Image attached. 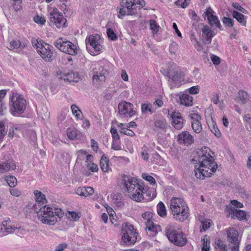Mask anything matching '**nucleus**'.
<instances>
[{
  "instance_id": "nucleus-1",
  "label": "nucleus",
  "mask_w": 251,
  "mask_h": 251,
  "mask_svg": "<svg viewBox=\"0 0 251 251\" xmlns=\"http://www.w3.org/2000/svg\"><path fill=\"white\" fill-rule=\"evenodd\" d=\"M195 164V175L199 179L210 177L217 169V164L214 159L209 153L200 151L195 155L192 160Z\"/></svg>"
},
{
  "instance_id": "nucleus-2",
  "label": "nucleus",
  "mask_w": 251,
  "mask_h": 251,
  "mask_svg": "<svg viewBox=\"0 0 251 251\" xmlns=\"http://www.w3.org/2000/svg\"><path fill=\"white\" fill-rule=\"evenodd\" d=\"M122 183L126 190L130 199L137 202H140L144 199V195L146 188L141 185L137 180L129 176L124 175Z\"/></svg>"
},
{
  "instance_id": "nucleus-3",
  "label": "nucleus",
  "mask_w": 251,
  "mask_h": 251,
  "mask_svg": "<svg viewBox=\"0 0 251 251\" xmlns=\"http://www.w3.org/2000/svg\"><path fill=\"white\" fill-rule=\"evenodd\" d=\"M38 219L44 224L52 226L57 222V217L61 218L64 215L63 210L58 208L50 207L48 205H42L38 210Z\"/></svg>"
},
{
  "instance_id": "nucleus-4",
  "label": "nucleus",
  "mask_w": 251,
  "mask_h": 251,
  "mask_svg": "<svg viewBox=\"0 0 251 251\" xmlns=\"http://www.w3.org/2000/svg\"><path fill=\"white\" fill-rule=\"evenodd\" d=\"M170 209L173 218L177 221H184L189 217V207L181 198H172L170 200Z\"/></svg>"
},
{
  "instance_id": "nucleus-5",
  "label": "nucleus",
  "mask_w": 251,
  "mask_h": 251,
  "mask_svg": "<svg viewBox=\"0 0 251 251\" xmlns=\"http://www.w3.org/2000/svg\"><path fill=\"white\" fill-rule=\"evenodd\" d=\"M228 247L220 239L216 240L215 242V247L216 250L219 251H227L228 249L229 251H239L240 242L238 240V232L234 228H229L226 230Z\"/></svg>"
},
{
  "instance_id": "nucleus-6",
  "label": "nucleus",
  "mask_w": 251,
  "mask_h": 251,
  "mask_svg": "<svg viewBox=\"0 0 251 251\" xmlns=\"http://www.w3.org/2000/svg\"><path fill=\"white\" fill-rule=\"evenodd\" d=\"M10 93L9 101V112L13 116H19L25 111L26 101L22 95L13 91Z\"/></svg>"
},
{
  "instance_id": "nucleus-7",
  "label": "nucleus",
  "mask_w": 251,
  "mask_h": 251,
  "mask_svg": "<svg viewBox=\"0 0 251 251\" xmlns=\"http://www.w3.org/2000/svg\"><path fill=\"white\" fill-rule=\"evenodd\" d=\"M146 5L144 0H122L121 8L120 9V14L118 17L123 19V17L127 15H134L136 14L137 9L143 8Z\"/></svg>"
},
{
  "instance_id": "nucleus-8",
  "label": "nucleus",
  "mask_w": 251,
  "mask_h": 251,
  "mask_svg": "<svg viewBox=\"0 0 251 251\" xmlns=\"http://www.w3.org/2000/svg\"><path fill=\"white\" fill-rule=\"evenodd\" d=\"M165 233L169 240L176 246L182 247L187 242V239L184 233L179 228L172 226L166 228Z\"/></svg>"
},
{
  "instance_id": "nucleus-9",
  "label": "nucleus",
  "mask_w": 251,
  "mask_h": 251,
  "mask_svg": "<svg viewBox=\"0 0 251 251\" xmlns=\"http://www.w3.org/2000/svg\"><path fill=\"white\" fill-rule=\"evenodd\" d=\"M108 62L100 61L99 63L92 65L91 66L93 74L92 80L95 84H101L103 83L106 78V76L108 74L107 65Z\"/></svg>"
},
{
  "instance_id": "nucleus-10",
  "label": "nucleus",
  "mask_w": 251,
  "mask_h": 251,
  "mask_svg": "<svg viewBox=\"0 0 251 251\" xmlns=\"http://www.w3.org/2000/svg\"><path fill=\"white\" fill-rule=\"evenodd\" d=\"M32 44L34 47L37 49V51L41 57L46 61L51 62L53 60V52L54 49L53 46L38 40L32 41Z\"/></svg>"
},
{
  "instance_id": "nucleus-11",
  "label": "nucleus",
  "mask_w": 251,
  "mask_h": 251,
  "mask_svg": "<svg viewBox=\"0 0 251 251\" xmlns=\"http://www.w3.org/2000/svg\"><path fill=\"white\" fill-rule=\"evenodd\" d=\"M122 239L128 245L134 244L137 238L138 233L133 226L128 223H124L122 228Z\"/></svg>"
},
{
  "instance_id": "nucleus-12",
  "label": "nucleus",
  "mask_w": 251,
  "mask_h": 251,
  "mask_svg": "<svg viewBox=\"0 0 251 251\" xmlns=\"http://www.w3.org/2000/svg\"><path fill=\"white\" fill-rule=\"evenodd\" d=\"M53 45L60 51L69 55H75L78 51L76 45L62 38L57 39L54 42Z\"/></svg>"
},
{
  "instance_id": "nucleus-13",
  "label": "nucleus",
  "mask_w": 251,
  "mask_h": 251,
  "mask_svg": "<svg viewBox=\"0 0 251 251\" xmlns=\"http://www.w3.org/2000/svg\"><path fill=\"white\" fill-rule=\"evenodd\" d=\"M167 76L169 78L168 81L170 83H173V84L170 83L171 88H172L180 82L184 75L181 71L171 65L168 67Z\"/></svg>"
},
{
  "instance_id": "nucleus-14",
  "label": "nucleus",
  "mask_w": 251,
  "mask_h": 251,
  "mask_svg": "<svg viewBox=\"0 0 251 251\" xmlns=\"http://www.w3.org/2000/svg\"><path fill=\"white\" fill-rule=\"evenodd\" d=\"M50 21L53 23L58 28L66 26L67 20L57 8H53L50 12Z\"/></svg>"
},
{
  "instance_id": "nucleus-15",
  "label": "nucleus",
  "mask_w": 251,
  "mask_h": 251,
  "mask_svg": "<svg viewBox=\"0 0 251 251\" xmlns=\"http://www.w3.org/2000/svg\"><path fill=\"white\" fill-rule=\"evenodd\" d=\"M133 106L131 103L122 101L118 104V112L122 117H131L136 114L135 111L133 109Z\"/></svg>"
},
{
  "instance_id": "nucleus-16",
  "label": "nucleus",
  "mask_w": 251,
  "mask_h": 251,
  "mask_svg": "<svg viewBox=\"0 0 251 251\" xmlns=\"http://www.w3.org/2000/svg\"><path fill=\"white\" fill-rule=\"evenodd\" d=\"M86 45L88 49V45H89L95 51L94 54H98L101 50L102 47L100 44V36L98 34L91 35L86 39Z\"/></svg>"
},
{
  "instance_id": "nucleus-17",
  "label": "nucleus",
  "mask_w": 251,
  "mask_h": 251,
  "mask_svg": "<svg viewBox=\"0 0 251 251\" xmlns=\"http://www.w3.org/2000/svg\"><path fill=\"white\" fill-rule=\"evenodd\" d=\"M177 141L179 144L188 146L194 142V137L187 131H183L177 136Z\"/></svg>"
},
{
  "instance_id": "nucleus-18",
  "label": "nucleus",
  "mask_w": 251,
  "mask_h": 251,
  "mask_svg": "<svg viewBox=\"0 0 251 251\" xmlns=\"http://www.w3.org/2000/svg\"><path fill=\"white\" fill-rule=\"evenodd\" d=\"M34 194L35 196L36 202L33 205V208L35 211H37L42 205H45L44 204L47 203V201L45 195L41 191L35 190Z\"/></svg>"
},
{
  "instance_id": "nucleus-19",
  "label": "nucleus",
  "mask_w": 251,
  "mask_h": 251,
  "mask_svg": "<svg viewBox=\"0 0 251 251\" xmlns=\"http://www.w3.org/2000/svg\"><path fill=\"white\" fill-rule=\"evenodd\" d=\"M145 223L147 233L150 237L156 236L158 232L161 230V226L155 224L152 221L146 222Z\"/></svg>"
},
{
  "instance_id": "nucleus-20",
  "label": "nucleus",
  "mask_w": 251,
  "mask_h": 251,
  "mask_svg": "<svg viewBox=\"0 0 251 251\" xmlns=\"http://www.w3.org/2000/svg\"><path fill=\"white\" fill-rule=\"evenodd\" d=\"M202 33L204 43L207 45L210 44L212 38L215 35L213 31H212L209 26L206 25L202 28Z\"/></svg>"
},
{
  "instance_id": "nucleus-21",
  "label": "nucleus",
  "mask_w": 251,
  "mask_h": 251,
  "mask_svg": "<svg viewBox=\"0 0 251 251\" xmlns=\"http://www.w3.org/2000/svg\"><path fill=\"white\" fill-rule=\"evenodd\" d=\"M15 169L16 164L13 160H8L0 163V173H1L13 171Z\"/></svg>"
},
{
  "instance_id": "nucleus-22",
  "label": "nucleus",
  "mask_w": 251,
  "mask_h": 251,
  "mask_svg": "<svg viewBox=\"0 0 251 251\" xmlns=\"http://www.w3.org/2000/svg\"><path fill=\"white\" fill-rule=\"evenodd\" d=\"M171 117L173 119L174 126L177 129H181L183 126V119L180 113L173 112Z\"/></svg>"
},
{
  "instance_id": "nucleus-23",
  "label": "nucleus",
  "mask_w": 251,
  "mask_h": 251,
  "mask_svg": "<svg viewBox=\"0 0 251 251\" xmlns=\"http://www.w3.org/2000/svg\"><path fill=\"white\" fill-rule=\"evenodd\" d=\"M230 212L239 220H247L246 218L247 212L244 210L236 209L234 207H230Z\"/></svg>"
},
{
  "instance_id": "nucleus-24",
  "label": "nucleus",
  "mask_w": 251,
  "mask_h": 251,
  "mask_svg": "<svg viewBox=\"0 0 251 251\" xmlns=\"http://www.w3.org/2000/svg\"><path fill=\"white\" fill-rule=\"evenodd\" d=\"M180 102L186 106H190L193 104V97L188 94H182L179 96Z\"/></svg>"
},
{
  "instance_id": "nucleus-25",
  "label": "nucleus",
  "mask_w": 251,
  "mask_h": 251,
  "mask_svg": "<svg viewBox=\"0 0 251 251\" xmlns=\"http://www.w3.org/2000/svg\"><path fill=\"white\" fill-rule=\"evenodd\" d=\"M10 221H4L0 225V231L1 232H5L7 233H11L14 230L17 229L16 227H13L11 225H8Z\"/></svg>"
},
{
  "instance_id": "nucleus-26",
  "label": "nucleus",
  "mask_w": 251,
  "mask_h": 251,
  "mask_svg": "<svg viewBox=\"0 0 251 251\" xmlns=\"http://www.w3.org/2000/svg\"><path fill=\"white\" fill-rule=\"evenodd\" d=\"M64 80L69 82H78L79 79V75L77 72H70L65 74Z\"/></svg>"
},
{
  "instance_id": "nucleus-27",
  "label": "nucleus",
  "mask_w": 251,
  "mask_h": 251,
  "mask_svg": "<svg viewBox=\"0 0 251 251\" xmlns=\"http://www.w3.org/2000/svg\"><path fill=\"white\" fill-rule=\"evenodd\" d=\"M232 16L234 18L236 19L241 25L244 26H246L247 18L245 16L236 11H233L232 13Z\"/></svg>"
},
{
  "instance_id": "nucleus-28",
  "label": "nucleus",
  "mask_w": 251,
  "mask_h": 251,
  "mask_svg": "<svg viewBox=\"0 0 251 251\" xmlns=\"http://www.w3.org/2000/svg\"><path fill=\"white\" fill-rule=\"evenodd\" d=\"M208 126L211 131L214 134V135L218 138L221 136V133L217 126L216 123L212 119L208 123Z\"/></svg>"
},
{
  "instance_id": "nucleus-29",
  "label": "nucleus",
  "mask_w": 251,
  "mask_h": 251,
  "mask_svg": "<svg viewBox=\"0 0 251 251\" xmlns=\"http://www.w3.org/2000/svg\"><path fill=\"white\" fill-rule=\"evenodd\" d=\"M209 24L212 26H215L220 30H222L220 21L218 17L215 15H210V17H207Z\"/></svg>"
},
{
  "instance_id": "nucleus-30",
  "label": "nucleus",
  "mask_w": 251,
  "mask_h": 251,
  "mask_svg": "<svg viewBox=\"0 0 251 251\" xmlns=\"http://www.w3.org/2000/svg\"><path fill=\"white\" fill-rule=\"evenodd\" d=\"M68 138L73 140L80 138L79 132L75 128H68L67 133Z\"/></svg>"
},
{
  "instance_id": "nucleus-31",
  "label": "nucleus",
  "mask_w": 251,
  "mask_h": 251,
  "mask_svg": "<svg viewBox=\"0 0 251 251\" xmlns=\"http://www.w3.org/2000/svg\"><path fill=\"white\" fill-rule=\"evenodd\" d=\"M109 162L108 158L106 157L105 154H103L101 158L100 163V168L103 172H107Z\"/></svg>"
},
{
  "instance_id": "nucleus-32",
  "label": "nucleus",
  "mask_w": 251,
  "mask_h": 251,
  "mask_svg": "<svg viewBox=\"0 0 251 251\" xmlns=\"http://www.w3.org/2000/svg\"><path fill=\"white\" fill-rule=\"evenodd\" d=\"M157 212L158 214L161 217H165L167 215V210L164 204L160 201L157 205Z\"/></svg>"
},
{
  "instance_id": "nucleus-33",
  "label": "nucleus",
  "mask_w": 251,
  "mask_h": 251,
  "mask_svg": "<svg viewBox=\"0 0 251 251\" xmlns=\"http://www.w3.org/2000/svg\"><path fill=\"white\" fill-rule=\"evenodd\" d=\"M202 242V251H209L210 248V241L209 237L207 235H204L203 238H201Z\"/></svg>"
},
{
  "instance_id": "nucleus-34",
  "label": "nucleus",
  "mask_w": 251,
  "mask_h": 251,
  "mask_svg": "<svg viewBox=\"0 0 251 251\" xmlns=\"http://www.w3.org/2000/svg\"><path fill=\"white\" fill-rule=\"evenodd\" d=\"M122 197L120 194H115L112 197V202L118 207H122L124 203L122 201Z\"/></svg>"
},
{
  "instance_id": "nucleus-35",
  "label": "nucleus",
  "mask_w": 251,
  "mask_h": 251,
  "mask_svg": "<svg viewBox=\"0 0 251 251\" xmlns=\"http://www.w3.org/2000/svg\"><path fill=\"white\" fill-rule=\"evenodd\" d=\"M126 125L123 124H120L119 125V127L121 128L120 132L125 135H126L129 136H133L135 135L134 132L128 128L125 127Z\"/></svg>"
},
{
  "instance_id": "nucleus-36",
  "label": "nucleus",
  "mask_w": 251,
  "mask_h": 251,
  "mask_svg": "<svg viewBox=\"0 0 251 251\" xmlns=\"http://www.w3.org/2000/svg\"><path fill=\"white\" fill-rule=\"evenodd\" d=\"M154 125L156 128L161 129H165L168 127V124L165 119L157 120L155 122Z\"/></svg>"
},
{
  "instance_id": "nucleus-37",
  "label": "nucleus",
  "mask_w": 251,
  "mask_h": 251,
  "mask_svg": "<svg viewBox=\"0 0 251 251\" xmlns=\"http://www.w3.org/2000/svg\"><path fill=\"white\" fill-rule=\"evenodd\" d=\"M150 29L151 30L153 35L156 34L160 28V26L157 24L154 20H150Z\"/></svg>"
},
{
  "instance_id": "nucleus-38",
  "label": "nucleus",
  "mask_w": 251,
  "mask_h": 251,
  "mask_svg": "<svg viewBox=\"0 0 251 251\" xmlns=\"http://www.w3.org/2000/svg\"><path fill=\"white\" fill-rule=\"evenodd\" d=\"M5 180L10 187H14L17 184L16 178L13 176H8L5 177Z\"/></svg>"
},
{
  "instance_id": "nucleus-39",
  "label": "nucleus",
  "mask_w": 251,
  "mask_h": 251,
  "mask_svg": "<svg viewBox=\"0 0 251 251\" xmlns=\"http://www.w3.org/2000/svg\"><path fill=\"white\" fill-rule=\"evenodd\" d=\"M191 126L193 131L196 133H199L202 130V125L200 122H191Z\"/></svg>"
},
{
  "instance_id": "nucleus-40",
  "label": "nucleus",
  "mask_w": 251,
  "mask_h": 251,
  "mask_svg": "<svg viewBox=\"0 0 251 251\" xmlns=\"http://www.w3.org/2000/svg\"><path fill=\"white\" fill-rule=\"evenodd\" d=\"M106 33L108 38L112 41H116L118 39V37L114 32L113 30L110 28L106 29Z\"/></svg>"
},
{
  "instance_id": "nucleus-41",
  "label": "nucleus",
  "mask_w": 251,
  "mask_h": 251,
  "mask_svg": "<svg viewBox=\"0 0 251 251\" xmlns=\"http://www.w3.org/2000/svg\"><path fill=\"white\" fill-rule=\"evenodd\" d=\"M111 148L115 151H119L122 149L120 139L112 140Z\"/></svg>"
},
{
  "instance_id": "nucleus-42",
  "label": "nucleus",
  "mask_w": 251,
  "mask_h": 251,
  "mask_svg": "<svg viewBox=\"0 0 251 251\" xmlns=\"http://www.w3.org/2000/svg\"><path fill=\"white\" fill-rule=\"evenodd\" d=\"M210 225L209 220L201 222L200 226V232L206 231L210 227Z\"/></svg>"
},
{
  "instance_id": "nucleus-43",
  "label": "nucleus",
  "mask_w": 251,
  "mask_h": 251,
  "mask_svg": "<svg viewBox=\"0 0 251 251\" xmlns=\"http://www.w3.org/2000/svg\"><path fill=\"white\" fill-rule=\"evenodd\" d=\"M149 103L142 104L141 111L143 113H145L148 111L151 114H152L155 111V109H153L152 107H149Z\"/></svg>"
},
{
  "instance_id": "nucleus-44",
  "label": "nucleus",
  "mask_w": 251,
  "mask_h": 251,
  "mask_svg": "<svg viewBox=\"0 0 251 251\" xmlns=\"http://www.w3.org/2000/svg\"><path fill=\"white\" fill-rule=\"evenodd\" d=\"M222 21L226 26L232 27L234 25V21L230 18L224 17Z\"/></svg>"
},
{
  "instance_id": "nucleus-45",
  "label": "nucleus",
  "mask_w": 251,
  "mask_h": 251,
  "mask_svg": "<svg viewBox=\"0 0 251 251\" xmlns=\"http://www.w3.org/2000/svg\"><path fill=\"white\" fill-rule=\"evenodd\" d=\"M239 98L243 103L248 100V95L247 92L243 90L239 91Z\"/></svg>"
},
{
  "instance_id": "nucleus-46",
  "label": "nucleus",
  "mask_w": 251,
  "mask_h": 251,
  "mask_svg": "<svg viewBox=\"0 0 251 251\" xmlns=\"http://www.w3.org/2000/svg\"><path fill=\"white\" fill-rule=\"evenodd\" d=\"M143 178L147 181L150 182L151 185H155L156 184V181L155 179L151 176L149 175L148 174H143L142 175Z\"/></svg>"
},
{
  "instance_id": "nucleus-47",
  "label": "nucleus",
  "mask_w": 251,
  "mask_h": 251,
  "mask_svg": "<svg viewBox=\"0 0 251 251\" xmlns=\"http://www.w3.org/2000/svg\"><path fill=\"white\" fill-rule=\"evenodd\" d=\"M21 46V43L19 40H13L10 42L9 48L10 50L18 49L20 48Z\"/></svg>"
},
{
  "instance_id": "nucleus-48",
  "label": "nucleus",
  "mask_w": 251,
  "mask_h": 251,
  "mask_svg": "<svg viewBox=\"0 0 251 251\" xmlns=\"http://www.w3.org/2000/svg\"><path fill=\"white\" fill-rule=\"evenodd\" d=\"M72 113L74 114L77 119L80 118V114L81 111L79 109L78 107L75 104H73L71 106Z\"/></svg>"
},
{
  "instance_id": "nucleus-49",
  "label": "nucleus",
  "mask_w": 251,
  "mask_h": 251,
  "mask_svg": "<svg viewBox=\"0 0 251 251\" xmlns=\"http://www.w3.org/2000/svg\"><path fill=\"white\" fill-rule=\"evenodd\" d=\"M153 217V213L150 211H147L142 214V217L146 222L152 221L151 220Z\"/></svg>"
},
{
  "instance_id": "nucleus-50",
  "label": "nucleus",
  "mask_w": 251,
  "mask_h": 251,
  "mask_svg": "<svg viewBox=\"0 0 251 251\" xmlns=\"http://www.w3.org/2000/svg\"><path fill=\"white\" fill-rule=\"evenodd\" d=\"M34 21L37 24L43 25L46 22V20L43 17L36 15L34 18Z\"/></svg>"
},
{
  "instance_id": "nucleus-51",
  "label": "nucleus",
  "mask_w": 251,
  "mask_h": 251,
  "mask_svg": "<svg viewBox=\"0 0 251 251\" xmlns=\"http://www.w3.org/2000/svg\"><path fill=\"white\" fill-rule=\"evenodd\" d=\"M68 218L71 219V220L76 221L78 220V219L80 218V216H79L78 214L72 211V212H69L68 213Z\"/></svg>"
},
{
  "instance_id": "nucleus-52",
  "label": "nucleus",
  "mask_w": 251,
  "mask_h": 251,
  "mask_svg": "<svg viewBox=\"0 0 251 251\" xmlns=\"http://www.w3.org/2000/svg\"><path fill=\"white\" fill-rule=\"evenodd\" d=\"M86 165L87 168H88L92 172H97L98 171L99 168L98 165L96 164L93 163H88Z\"/></svg>"
},
{
  "instance_id": "nucleus-53",
  "label": "nucleus",
  "mask_w": 251,
  "mask_h": 251,
  "mask_svg": "<svg viewBox=\"0 0 251 251\" xmlns=\"http://www.w3.org/2000/svg\"><path fill=\"white\" fill-rule=\"evenodd\" d=\"M76 193L78 195L86 197L85 187H78L76 191Z\"/></svg>"
},
{
  "instance_id": "nucleus-54",
  "label": "nucleus",
  "mask_w": 251,
  "mask_h": 251,
  "mask_svg": "<svg viewBox=\"0 0 251 251\" xmlns=\"http://www.w3.org/2000/svg\"><path fill=\"white\" fill-rule=\"evenodd\" d=\"M178 48V44L175 42H173L170 44L169 47V50L171 53L175 54L176 50Z\"/></svg>"
},
{
  "instance_id": "nucleus-55",
  "label": "nucleus",
  "mask_w": 251,
  "mask_h": 251,
  "mask_svg": "<svg viewBox=\"0 0 251 251\" xmlns=\"http://www.w3.org/2000/svg\"><path fill=\"white\" fill-rule=\"evenodd\" d=\"M200 89V87L198 85L192 86L189 88V93L192 95L197 94L199 93Z\"/></svg>"
},
{
  "instance_id": "nucleus-56",
  "label": "nucleus",
  "mask_w": 251,
  "mask_h": 251,
  "mask_svg": "<svg viewBox=\"0 0 251 251\" xmlns=\"http://www.w3.org/2000/svg\"><path fill=\"white\" fill-rule=\"evenodd\" d=\"M232 6L235 8V9L239 10L241 12L243 13H247V11L242 7L237 2H233L232 4Z\"/></svg>"
},
{
  "instance_id": "nucleus-57",
  "label": "nucleus",
  "mask_w": 251,
  "mask_h": 251,
  "mask_svg": "<svg viewBox=\"0 0 251 251\" xmlns=\"http://www.w3.org/2000/svg\"><path fill=\"white\" fill-rule=\"evenodd\" d=\"M7 112L6 106L3 102H0V116H4Z\"/></svg>"
},
{
  "instance_id": "nucleus-58",
  "label": "nucleus",
  "mask_w": 251,
  "mask_h": 251,
  "mask_svg": "<svg viewBox=\"0 0 251 251\" xmlns=\"http://www.w3.org/2000/svg\"><path fill=\"white\" fill-rule=\"evenodd\" d=\"M68 247V244L65 242L59 244L55 248V251H63Z\"/></svg>"
},
{
  "instance_id": "nucleus-59",
  "label": "nucleus",
  "mask_w": 251,
  "mask_h": 251,
  "mask_svg": "<svg viewBox=\"0 0 251 251\" xmlns=\"http://www.w3.org/2000/svg\"><path fill=\"white\" fill-rule=\"evenodd\" d=\"M190 118L192 120V122H200L201 117L198 114L193 113L191 114Z\"/></svg>"
},
{
  "instance_id": "nucleus-60",
  "label": "nucleus",
  "mask_w": 251,
  "mask_h": 251,
  "mask_svg": "<svg viewBox=\"0 0 251 251\" xmlns=\"http://www.w3.org/2000/svg\"><path fill=\"white\" fill-rule=\"evenodd\" d=\"M211 59L214 65H219L221 62V59L219 57L214 54H212Z\"/></svg>"
},
{
  "instance_id": "nucleus-61",
  "label": "nucleus",
  "mask_w": 251,
  "mask_h": 251,
  "mask_svg": "<svg viewBox=\"0 0 251 251\" xmlns=\"http://www.w3.org/2000/svg\"><path fill=\"white\" fill-rule=\"evenodd\" d=\"M91 147L94 151H98L99 148L98 144L94 139L91 140Z\"/></svg>"
},
{
  "instance_id": "nucleus-62",
  "label": "nucleus",
  "mask_w": 251,
  "mask_h": 251,
  "mask_svg": "<svg viewBox=\"0 0 251 251\" xmlns=\"http://www.w3.org/2000/svg\"><path fill=\"white\" fill-rule=\"evenodd\" d=\"M5 127L2 122H0V140H2L5 135Z\"/></svg>"
},
{
  "instance_id": "nucleus-63",
  "label": "nucleus",
  "mask_w": 251,
  "mask_h": 251,
  "mask_svg": "<svg viewBox=\"0 0 251 251\" xmlns=\"http://www.w3.org/2000/svg\"><path fill=\"white\" fill-rule=\"evenodd\" d=\"M153 104L156 106L154 109L155 110L157 108L162 107L163 105V102L161 100L157 99L153 102Z\"/></svg>"
},
{
  "instance_id": "nucleus-64",
  "label": "nucleus",
  "mask_w": 251,
  "mask_h": 251,
  "mask_svg": "<svg viewBox=\"0 0 251 251\" xmlns=\"http://www.w3.org/2000/svg\"><path fill=\"white\" fill-rule=\"evenodd\" d=\"M22 0L21 1H14V3L13 4V7L15 11H18L22 8Z\"/></svg>"
}]
</instances>
